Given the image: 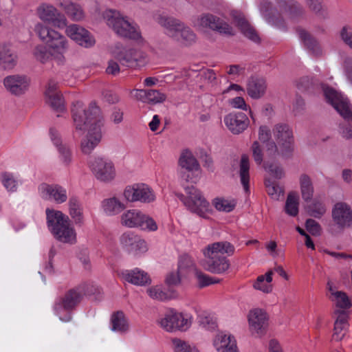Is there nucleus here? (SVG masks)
I'll use <instances>...</instances> for the list:
<instances>
[{"instance_id":"obj_1","label":"nucleus","mask_w":352,"mask_h":352,"mask_svg":"<svg viewBox=\"0 0 352 352\" xmlns=\"http://www.w3.org/2000/svg\"><path fill=\"white\" fill-rule=\"evenodd\" d=\"M72 113L76 130L88 131L81 142V150L83 153L89 154L102 138L103 117L101 111L95 102L90 103L88 109H85L82 102L77 101L73 103Z\"/></svg>"},{"instance_id":"obj_2","label":"nucleus","mask_w":352,"mask_h":352,"mask_svg":"<svg viewBox=\"0 0 352 352\" xmlns=\"http://www.w3.org/2000/svg\"><path fill=\"white\" fill-rule=\"evenodd\" d=\"M235 248L232 244L228 241L215 242L208 245L203 250L204 260L202 265L204 268L213 274H222L230 267V262L226 256L234 253Z\"/></svg>"},{"instance_id":"obj_3","label":"nucleus","mask_w":352,"mask_h":352,"mask_svg":"<svg viewBox=\"0 0 352 352\" xmlns=\"http://www.w3.org/2000/svg\"><path fill=\"white\" fill-rule=\"evenodd\" d=\"M324 96L328 103L331 104L343 118L344 122L340 124V133L346 139L352 138V108L347 98L335 89L322 85Z\"/></svg>"},{"instance_id":"obj_4","label":"nucleus","mask_w":352,"mask_h":352,"mask_svg":"<svg viewBox=\"0 0 352 352\" xmlns=\"http://www.w3.org/2000/svg\"><path fill=\"white\" fill-rule=\"evenodd\" d=\"M46 216L48 228L58 241L69 244L76 242V233L68 216L49 208L46 210Z\"/></svg>"},{"instance_id":"obj_5","label":"nucleus","mask_w":352,"mask_h":352,"mask_svg":"<svg viewBox=\"0 0 352 352\" xmlns=\"http://www.w3.org/2000/svg\"><path fill=\"white\" fill-rule=\"evenodd\" d=\"M102 16L107 25L119 36L138 41L142 38L138 25L115 10H107Z\"/></svg>"},{"instance_id":"obj_6","label":"nucleus","mask_w":352,"mask_h":352,"mask_svg":"<svg viewBox=\"0 0 352 352\" xmlns=\"http://www.w3.org/2000/svg\"><path fill=\"white\" fill-rule=\"evenodd\" d=\"M35 32L39 38L45 42L51 50L53 58L60 62L64 60V54L69 48L68 41L65 36L56 30L41 23L35 25Z\"/></svg>"},{"instance_id":"obj_7","label":"nucleus","mask_w":352,"mask_h":352,"mask_svg":"<svg viewBox=\"0 0 352 352\" xmlns=\"http://www.w3.org/2000/svg\"><path fill=\"white\" fill-rule=\"evenodd\" d=\"M82 296L83 289L81 287H77L69 289L63 296L57 297L53 305L55 315L62 322H70L72 319V312L80 302Z\"/></svg>"},{"instance_id":"obj_8","label":"nucleus","mask_w":352,"mask_h":352,"mask_svg":"<svg viewBox=\"0 0 352 352\" xmlns=\"http://www.w3.org/2000/svg\"><path fill=\"white\" fill-rule=\"evenodd\" d=\"M186 195L179 194L178 197L191 212L204 217L208 211L209 203L201 192L193 186L185 188Z\"/></svg>"},{"instance_id":"obj_9","label":"nucleus","mask_w":352,"mask_h":352,"mask_svg":"<svg viewBox=\"0 0 352 352\" xmlns=\"http://www.w3.org/2000/svg\"><path fill=\"white\" fill-rule=\"evenodd\" d=\"M160 326L168 332L185 331L192 324V316L186 313L170 309L158 320Z\"/></svg>"},{"instance_id":"obj_10","label":"nucleus","mask_w":352,"mask_h":352,"mask_svg":"<svg viewBox=\"0 0 352 352\" xmlns=\"http://www.w3.org/2000/svg\"><path fill=\"white\" fill-rule=\"evenodd\" d=\"M121 223L128 228H140L149 232L157 230L155 221L138 209H130L124 212L121 216Z\"/></svg>"},{"instance_id":"obj_11","label":"nucleus","mask_w":352,"mask_h":352,"mask_svg":"<svg viewBox=\"0 0 352 352\" xmlns=\"http://www.w3.org/2000/svg\"><path fill=\"white\" fill-rule=\"evenodd\" d=\"M112 54L122 66L136 68L146 63V54L142 51L135 48L116 46L112 51Z\"/></svg>"},{"instance_id":"obj_12","label":"nucleus","mask_w":352,"mask_h":352,"mask_svg":"<svg viewBox=\"0 0 352 352\" xmlns=\"http://www.w3.org/2000/svg\"><path fill=\"white\" fill-rule=\"evenodd\" d=\"M38 17L43 22L51 24L58 29H63L67 24L65 16L60 12L53 5L47 3H41L36 9Z\"/></svg>"},{"instance_id":"obj_13","label":"nucleus","mask_w":352,"mask_h":352,"mask_svg":"<svg viewBox=\"0 0 352 352\" xmlns=\"http://www.w3.org/2000/svg\"><path fill=\"white\" fill-rule=\"evenodd\" d=\"M272 133L280 154L283 156L291 155L294 150V137L289 126L285 124H277L274 126Z\"/></svg>"},{"instance_id":"obj_14","label":"nucleus","mask_w":352,"mask_h":352,"mask_svg":"<svg viewBox=\"0 0 352 352\" xmlns=\"http://www.w3.org/2000/svg\"><path fill=\"white\" fill-rule=\"evenodd\" d=\"M89 166L98 180L109 182L116 177V168L110 160L104 157H95L89 162Z\"/></svg>"},{"instance_id":"obj_15","label":"nucleus","mask_w":352,"mask_h":352,"mask_svg":"<svg viewBox=\"0 0 352 352\" xmlns=\"http://www.w3.org/2000/svg\"><path fill=\"white\" fill-rule=\"evenodd\" d=\"M123 195L129 202L140 201L144 204L152 203L156 198L153 190L144 184H136L126 186Z\"/></svg>"},{"instance_id":"obj_16","label":"nucleus","mask_w":352,"mask_h":352,"mask_svg":"<svg viewBox=\"0 0 352 352\" xmlns=\"http://www.w3.org/2000/svg\"><path fill=\"white\" fill-rule=\"evenodd\" d=\"M65 34L78 45L89 48L94 46L96 41L93 35L85 28L78 24L66 25Z\"/></svg>"},{"instance_id":"obj_17","label":"nucleus","mask_w":352,"mask_h":352,"mask_svg":"<svg viewBox=\"0 0 352 352\" xmlns=\"http://www.w3.org/2000/svg\"><path fill=\"white\" fill-rule=\"evenodd\" d=\"M38 190L41 197L47 201L63 204L67 199V190L58 184L43 183Z\"/></svg>"},{"instance_id":"obj_18","label":"nucleus","mask_w":352,"mask_h":352,"mask_svg":"<svg viewBox=\"0 0 352 352\" xmlns=\"http://www.w3.org/2000/svg\"><path fill=\"white\" fill-rule=\"evenodd\" d=\"M30 83V78L25 75H10L3 80L6 89L15 96L24 94L28 91Z\"/></svg>"},{"instance_id":"obj_19","label":"nucleus","mask_w":352,"mask_h":352,"mask_svg":"<svg viewBox=\"0 0 352 352\" xmlns=\"http://www.w3.org/2000/svg\"><path fill=\"white\" fill-rule=\"evenodd\" d=\"M267 314L261 309L251 310L248 314L250 329L254 335H263L267 329Z\"/></svg>"},{"instance_id":"obj_20","label":"nucleus","mask_w":352,"mask_h":352,"mask_svg":"<svg viewBox=\"0 0 352 352\" xmlns=\"http://www.w3.org/2000/svg\"><path fill=\"white\" fill-rule=\"evenodd\" d=\"M223 121L229 131L234 135L243 132L250 124L248 117L243 112L230 113L224 117Z\"/></svg>"},{"instance_id":"obj_21","label":"nucleus","mask_w":352,"mask_h":352,"mask_svg":"<svg viewBox=\"0 0 352 352\" xmlns=\"http://www.w3.org/2000/svg\"><path fill=\"white\" fill-rule=\"evenodd\" d=\"M120 243L128 252L133 254L144 252L147 250L146 241L131 232L122 234Z\"/></svg>"},{"instance_id":"obj_22","label":"nucleus","mask_w":352,"mask_h":352,"mask_svg":"<svg viewBox=\"0 0 352 352\" xmlns=\"http://www.w3.org/2000/svg\"><path fill=\"white\" fill-rule=\"evenodd\" d=\"M197 25L203 28H208L220 33L226 34H232V28L228 23L211 14H205L200 16L197 19Z\"/></svg>"},{"instance_id":"obj_23","label":"nucleus","mask_w":352,"mask_h":352,"mask_svg":"<svg viewBox=\"0 0 352 352\" xmlns=\"http://www.w3.org/2000/svg\"><path fill=\"white\" fill-rule=\"evenodd\" d=\"M262 16L271 25L285 31L286 24L283 17L278 14V9L272 7L271 3L263 1L259 6Z\"/></svg>"},{"instance_id":"obj_24","label":"nucleus","mask_w":352,"mask_h":352,"mask_svg":"<svg viewBox=\"0 0 352 352\" xmlns=\"http://www.w3.org/2000/svg\"><path fill=\"white\" fill-rule=\"evenodd\" d=\"M332 218L339 228L352 226V210L345 202L336 203L332 209Z\"/></svg>"},{"instance_id":"obj_25","label":"nucleus","mask_w":352,"mask_h":352,"mask_svg":"<svg viewBox=\"0 0 352 352\" xmlns=\"http://www.w3.org/2000/svg\"><path fill=\"white\" fill-rule=\"evenodd\" d=\"M157 23L164 29V33L175 41L179 40V30H182L184 23L179 19L166 15H159Z\"/></svg>"},{"instance_id":"obj_26","label":"nucleus","mask_w":352,"mask_h":352,"mask_svg":"<svg viewBox=\"0 0 352 352\" xmlns=\"http://www.w3.org/2000/svg\"><path fill=\"white\" fill-rule=\"evenodd\" d=\"M56 89L57 83L50 80L45 91V100L54 111L60 113L65 111L64 100L62 95L56 91Z\"/></svg>"},{"instance_id":"obj_27","label":"nucleus","mask_w":352,"mask_h":352,"mask_svg":"<svg viewBox=\"0 0 352 352\" xmlns=\"http://www.w3.org/2000/svg\"><path fill=\"white\" fill-rule=\"evenodd\" d=\"M230 15L234 23L240 28L242 34L254 43H259L260 38L254 28L245 19L243 13L238 10H232Z\"/></svg>"},{"instance_id":"obj_28","label":"nucleus","mask_w":352,"mask_h":352,"mask_svg":"<svg viewBox=\"0 0 352 352\" xmlns=\"http://www.w3.org/2000/svg\"><path fill=\"white\" fill-rule=\"evenodd\" d=\"M50 135L53 144L57 148L60 160L64 165L68 166L72 161L70 148L66 144L62 143L59 133L55 129H50Z\"/></svg>"},{"instance_id":"obj_29","label":"nucleus","mask_w":352,"mask_h":352,"mask_svg":"<svg viewBox=\"0 0 352 352\" xmlns=\"http://www.w3.org/2000/svg\"><path fill=\"white\" fill-rule=\"evenodd\" d=\"M58 6L63 9L67 16L73 21H81L85 19V12L79 3L70 0H60Z\"/></svg>"},{"instance_id":"obj_30","label":"nucleus","mask_w":352,"mask_h":352,"mask_svg":"<svg viewBox=\"0 0 352 352\" xmlns=\"http://www.w3.org/2000/svg\"><path fill=\"white\" fill-rule=\"evenodd\" d=\"M267 89V83L265 78L258 76H251L247 82V93L253 99H259L263 97Z\"/></svg>"},{"instance_id":"obj_31","label":"nucleus","mask_w":352,"mask_h":352,"mask_svg":"<svg viewBox=\"0 0 352 352\" xmlns=\"http://www.w3.org/2000/svg\"><path fill=\"white\" fill-rule=\"evenodd\" d=\"M334 314L337 316L334 323L333 339L336 341L341 340L346 334L349 324L348 316L345 311L336 309Z\"/></svg>"},{"instance_id":"obj_32","label":"nucleus","mask_w":352,"mask_h":352,"mask_svg":"<svg viewBox=\"0 0 352 352\" xmlns=\"http://www.w3.org/2000/svg\"><path fill=\"white\" fill-rule=\"evenodd\" d=\"M213 344L218 352H239L236 340L231 335L219 333L215 336Z\"/></svg>"},{"instance_id":"obj_33","label":"nucleus","mask_w":352,"mask_h":352,"mask_svg":"<svg viewBox=\"0 0 352 352\" xmlns=\"http://www.w3.org/2000/svg\"><path fill=\"white\" fill-rule=\"evenodd\" d=\"M110 324L111 330L119 334H125L130 329L129 319L121 311L111 315Z\"/></svg>"},{"instance_id":"obj_34","label":"nucleus","mask_w":352,"mask_h":352,"mask_svg":"<svg viewBox=\"0 0 352 352\" xmlns=\"http://www.w3.org/2000/svg\"><path fill=\"white\" fill-rule=\"evenodd\" d=\"M69 214L77 226H81L84 223L83 207L80 199L76 196H72L68 201Z\"/></svg>"},{"instance_id":"obj_35","label":"nucleus","mask_w":352,"mask_h":352,"mask_svg":"<svg viewBox=\"0 0 352 352\" xmlns=\"http://www.w3.org/2000/svg\"><path fill=\"white\" fill-rule=\"evenodd\" d=\"M121 275L126 281L136 285H144L150 282L147 273L138 268L124 270L121 272Z\"/></svg>"},{"instance_id":"obj_36","label":"nucleus","mask_w":352,"mask_h":352,"mask_svg":"<svg viewBox=\"0 0 352 352\" xmlns=\"http://www.w3.org/2000/svg\"><path fill=\"white\" fill-rule=\"evenodd\" d=\"M250 160L247 155H243L239 162L238 174L240 182L245 193H250Z\"/></svg>"},{"instance_id":"obj_37","label":"nucleus","mask_w":352,"mask_h":352,"mask_svg":"<svg viewBox=\"0 0 352 352\" xmlns=\"http://www.w3.org/2000/svg\"><path fill=\"white\" fill-rule=\"evenodd\" d=\"M102 206L105 214L109 216L116 215L126 208L124 203L116 197L103 200Z\"/></svg>"},{"instance_id":"obj_38","label":"nucleus","mask_w":352,"mask_h":352,"mask_svg":"<svg viewBox=\"0 0 352 352\" xmlns=\"http://www.w3.org/2000/svg\"><path fill=\"white\" fill-rule=\"evenodd\" d=\"M179 166L188 172L199 169V164L192 152L188 149L184 150L179 158Z\"/></svg>"},{"instance_id":"obj_39","label":"nucleus","mask_w":352,"mask_h":352,"mask_svg":"<svg viewBox=\"0 0 352 352\" xmlns=\"http://www.w3.org/2000/svg\"><path fill=\"white\" fill-rule=\"evenodd\" d=\"M192 261L188 256H184L179 261L178 270L177 272H170L166 278V283L168 286H175L180 283V273L184 268L192 265Z\"/></svg>"},{"instance_id":"obj_40","label":"nucleus","mask_w":352,"mask_h":352,"mask_svg":"<svg viewBox=\"0 0 352 352\" xmlns=\"http://www.w3.org/2000/svg\"><path fill=\"white\" fill-rule=\"evenodd\" d=\"M298 34L300 38L303 41L305 46L309 49L315 56H320L322 54V50L320 45L311 35L303 29L297 30Z\"/></svg>"},{"instance_id":"obj_41","label":"nucleus","mask_w":352,"mask_h":352,"mask_svg":"<svg viewBox=\"0 0 352 352\" xmlns=\"http://www.w3.org/2000/svg\"><path fill=\"white\" fill-rule=\"evenodd\" d=\"M271 131L267 126H261L258 131V139L266 142L267 152L269 155L273 156L278 152L277 145L274 141H271Z\"/></svg>"},{"instance_id":"obj_42","label":"nucleus","mask_w":352,"mask_h":352,"mask_svg":"<svg viewBox=\"0 0 352 352\" xmlns=\"http://www.w3.org/2000/svg\"><path fill=\"white\" fill-rule=\"evenodd\" d=\"M16 56L10 47L5 45H0V65L5 69H10L16 64Z\"/></svg>"},{"instance_id":"obj_43","label":"nucleus","mask_w":352,"mask_h":352,"mask_svg":"<svg viewBox=\"0 0 352 352\" xmlns=\"http://www.w3.org/2000/svg\"><path fill=\"white\" fill-rule=\"evenodd\" d=\"M272 271H268L265 275L258 276L254 282L253 287L257 290L268 294L272 291Z\"/></svg>"},{"instance_id":"obj_44","label":"nucleus","mask_w":352,"mask_h":352,"mask_svg":"<svg viewBox=\"0 0 352 352\" xmlns=\"http://www.w3.org/2000/svg\"><path fill=\"white\" fill-rule=\"evenodd\" d=\"M147 294L151 298L160 301L170 300L175 296L174 292L170 290L166 291L160 285L149 287L147 289Z\"/></svg>"},{"instance_id":"obj_45","label":"nucleus","mask_w":352,"mask_h":352,"mask_svg":"<svg viewBox=\"0 0 352 352\" xmlns=\"http://www.w3.org/2000/svg\"><path fill=\"white\" fill-rule=\"evenodd\" d=\"M300 184L302 199L305 201H310L314 195V187L311 178L307 175H302L300 177Z\"/></svg>"},{"instance_id":"obj_46","label":"nucleus","mask_w":352,"mask_h":352,"mask_svg":"<svg viewBox=\"0 0 352 352\" xmlns=\"http://www.w3.org/2000/svg\"><path fill=\"white\" fill-rule=\"evenodd\" d=\"M171 346L173 352H199L194 344L178 338L172 339Z\"/></svg>"},{"instance_id":"obj_47","label":"nucleus","mask_w":352,"mask_h":352,"mask_svg":"<svg viewBox=\"0 0 352 352\" xmlns=\"http://www.w3.org/2000/svg\"><path fill=\"white\" fill-rule=\"evenodd\" d=\"M0 181L8 192H13L16 191L19 186V180L12 173L8 172L1 173Z\"/></svg>"},{"instance_id":"obj_48","label":"nucleus","mask_w":352,"mask_h":352,"mask_svg":"<svg viewBox=\"0 0 352 352\" xmlns=\"http://www.w3.org/2000/svg\"><path fill=\"white\" fill-rule=\"evenodd\" d=\"M212 205L218 211L230 212L234 209L236 201L234 199L216 197L212 200Z\"/></svg>"},{"instance_id":"obj_49","label":"nucleus","mask_w":352,"mask_h":352,"mask_svg":"<svg viewBox=\"0 0 352 352\" xmlns=\"http://www.w3.org/2000/svg\"><path fill=\"white\" fill-rule=\"evenodd\" d=\"M326 210L327 209L324 204L322 201L316 199L307 208L308 214L317 219L321 218L326 212Z\"/></svg>"},{"instance_id":"obj_50","label":"nucleus","mask_w":352,"mask_h":352,"mask_svg":"<svg viewBox=\"0 0 352 352\" xmlns=\"http://www.w3.org/2000/svg\"><path fill=\"white\" fill-rule=\"evenodd\" d=\"M34 58L42 63H45L48 61L52 57L53 58L52 53L51 50L47 47V46H44L42 45L36 46L34 50Z\"/></svg>"},{"instance_id":"obj_51","label":"nucleus","mask_w":352,"mask_h":352,"mask_svg":"<svg viewBox=\"0 0 352 352\" xmlns=\"http://www.w3.org/2000/svg\"><path fill=\"white\" fill-rule=\"evenodd\" d=\"M285 209L289 215L296 216L298 213V197L295 195L289 194L286 200Z\"/></svg>"},{"instance_id":"obj_52","label":"nucleus","mask_w":352,"mask_h":352,"mask_svg":"<svg viewBox=\"0 0 352 352\" xmlns=\"http://www.w3.org/2000/svg\"><path fill=\"white\" fill-rule=\"evenodd\" d=\"M182 30H179V40L183 44L190 45L195 42L196 35L193 31L185 24H184Z\"/></svg>"},{"instance_id":"obj_53","label":"nucleus","mask_w":352,"mask_h":352,"mask_svg":"<svg viewBox=\"0 0 352 352\" xmlns=\"http://www.w3.org/2000/svg\"><path fill=\"white\" fill-rule=\"evenodd\" d=\"M332 296L334 297L332 298V300L335 301L338 307L340 309H348L351 307V302L346 293L336 292H332Z\"/></svg>"},{"instance_id":"obj_54","label":"nucleus","mask_w":352,"mask_h":352,"mask_svg":"<svg viewBox=\"0 0 352 352\" xmlns=\"http://www.w3.org/2000/svg\"><path fill=\"white\" fill-rule=\"evenodd\" d=\"M196 278L200 287H204L212 284L219 283V279L213 278L201 271H197L195 273Z\"/></svg>"},{"instance_id":"obj_55","label":"nucleus","mask_w":352,"mask_h":352,"mask_svg":"<svg viewBox=\"0 0 352 352\" xmlns=\"http://www.w3.org/2000/svg\"><path fill=\"white\" fill-rule=\"evenodd\" d=\"M166 96L156 89H148L147 92V102L151 104L161 103L165 101Z\"/></svg>"},{"instance_id":"obj_56","label":"nucleus","mask_w":352,"mask_h":352,"mask_svg":"<svg viewBox=\"0 0 352 352\" xmlns=\"http://www.w3.org/2000/svg\"><path fill=\"white\" fill-rule=\"evenodd\" d=\"M265 184L268 195L273 199H278L282 192L279 186L270 179H265Z\"/></svg>"},{"instance_id":"obj_57","label":"nucleus","mask_w":352,"mask_h":352,"mask_svg":"<svg viewBox=\"0 0 352 352\" xmlns=\"http://www.w3.org/2000/svg\"><path fill=\"white\" fill-rule=\"evenodd\" d=\"M340 36L343 43L352 49V26L346 25L342 28Z\"/></svg>"},{"instance_id":"obj_58","label":"nucleus","mask_w":352,"mask_h":352,"mask_svg":"<svg viewBox=\"0 0 352 352\" xmlns=\"http://www.w3.org/2000/svg\"><path fill=\"white\" fill-rule=\"evenodd\" d=\"M265 168L276 179H281L284 176L283 168L277 164H266Z\"/></svg>"},{"instance_id":"obj_59","label":"nucleus","mask_w":352,"mask_h":352,"mask_svg":"<svg viewBox=\"0 0 352 352\" xmlns=\"http://www.w3.org/2000/svg\"><path fill=\"white\" fill-rule=\"evenodd\" d=\"M306 229L312 235L319 236L321 233L320 224L312 219H308L305 223Z\"/></svg>"},{"instance_id":"obj_60","label":"nucleus","mask_w":352,"mask_h":352,"mask_svg":"<svg viewBox=\"0 0 352 352\" xmlns=\"http://www.w3.org/2000/svg\"><path fill=\"white\" fill-rule=\"evenodd\" d=\"M252 155L255 162L257 164H261L263 162V153L262 148L258 142L255 141L252 146Z\"/></svg>"},{"instance_id":"obj_61","label":"nucleus","mask_w":352,"mask_h":352,"mask_svg":"<svg viewBox=\"0 0 352 352\" xmlns=\"http://www.w3.org/2000/svg\"><path fill=\"white\" fill-rule=\"evenodd\" d=\"M230 104L233 108L240 109L244 111H248V106L246 104L245 101L242 97H235L230 101Z\"/></svg>"},{"instance_id":"obj_62","label":"nucleus","mask_w":352,"mask_h":352,"mask_svg":"<svg viewBox=\"0 0 352 352\" xmlns=\"http://www.w3.org/2000/svg\"><path fill=\"white\" fill-rule=\"evenodd\" d=\"M306 3L309 8L316 13L322 10V0H306Z\"/></svg>"},{"instance_id":"obj_63","label":"nucleus","mask_w":352,"mask_h":352,"mask_svg":"<svg viewBox=\"0 0 352 352\" xmlns=\"http://www.w3.org/2000/svg\"><path fill=\"white\" fill-rule=\"evenodd\" d=\"M106 72L107 74H112L113 76L118 74L120 72L119 64L116 61L112 60H109Z\"/></svg>"},{"instance_id":"obj_64","label":"nucleus","mask_w":352,"mask_h":352,"mask_svg":"<svg viewBox=\"0 0 352 352\" xmlns=\"http://www.w3.org/2000/svg\"><path fill=\"white\" fill-rule=\"evenodd\" d=\"M344 67L347 78L352 82V58L348 57L344 60Z\"/></svg>"}]
</instances>
